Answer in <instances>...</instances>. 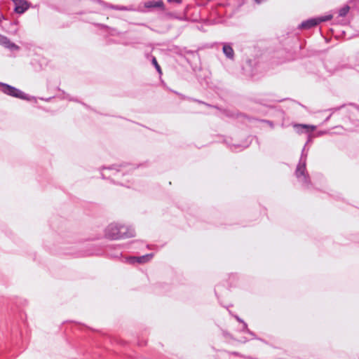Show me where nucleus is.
<instances>
[{
    "label": "nucleus",
    "mask_w": 359,
    "mask_h": 359,
    "mask_svg": "<svg viewBox=\"0 0 359 359\" xmlns=\"http://www.w3.org/2000/svg\"><path fill=\"white\" fill-rule=\"evenodd\" d=\"M106 237L112 239H121L135 236L133 229L118 224H110L105 230Z\"/></svg>",
    "instance_id": "f257e3e1"
},
{
    "label": "nucleus",
    "mask_w": 359,
    "mask_h": 359,
    "mask_svg": "<svg viewBox=\"0 0 359 359\" xmlns=\"http://www.w3.org/2000/svg\"><path fill=\"white\" fill-rule=\"evenodd\" d=\"M306 156L307 152H306L305 148H303L299 162L296 168L295 175L299 182L307 187L310 183V179L306 168Z\"/></svg>",
    "instance_id": "f03ea898"
},
{
    "label": "nucleus",
    "mask_w": 359,
    "mask_h": 359,
    "mask_svg": "<svg viewBox=\"0 0 359 359\" xmlns=\"http://www.w3.org/2000/svg\"><path fill=\"white\" fill-rule=\"evenodd\" d=\"M0 86L2 88L1 91L8 95L22 100H29L27 95L12 86L4 83H0Z\"/></svg>",
    "instance_id": "7ed1b4c3"
},
{
    "label": "nucleus",
    "mask_w": 359,
    "mask_h": 359,
    "mask_svg": "<svg viewBox=\"0 0 359 359\" xmlns=\"http://www.w3.org/2000/svg\"><path fill=\"white\" fill-rule=\"evenodd\" d=\"M15 11L17 13L22 14L25 13L29 8L28 3L25 0H14Z\"/></svg>",
    "instance_id": "20e7f679"
},
{
    "label": "nucleus",
    "mask_w": 359,
    "mask_h": 359,
    "mask_svg": "<svg viewBox=\"0 0 359 359\" xmlns=\"http://www.w3.org/2000/svg\"><path fill=\"white\" fill-rule=\"evenodd\" d=\"M294 127L296 128V130L298 133H311L316 128L315 126L306 124H295Z\"/></svg>",
    "instance_id": "39448f33"
},
{
    "label": "nucleus",
    "mask_w": 359,
    "mask_h": 359,
    "mask_svg": "<svg viewBox=\"0 0 359 359\" xmlns=\"http://www.w3.org/2000/svg\"><path fill=\"white\" fill-rule=\"evenodd\" d=\"M319 24V21L316 18L309 19L306 21L302 22L299 25V28L302 29H309Z\"/></svg>",
    "instance_id": "423d86ee"
},
{
    "label": "nucleus",
    "mask_w": 359,
    "mask_h": 359,
    "mask_svg": "<svg viewBox=\"0 0 359 359\" xmlns=\"http://www.w3.org/2000/svg\"><path fill=\"white\" fill-rule=\"evenodd\" d=\"M0 44L11 50H19V46L12 43L7 37L0 34Z\"/></svg>",
    "instance_id": "0eeeda50"
},
{
    "label": "nucleus",
    "mask_w": 359,
    "mask_h": 359,
    "mask_svg": "<svg viewBox=\"0 0 359 359\" xmlns=\"http://www.w3.org/2000/svg\"><path fill=\"white\" fill-rule=\"evenodd\" d=\"M153 257V254H147L141 257H131L128 259L130 263L137 262L140 264L149 262Z\"/></svg>",
    "instance_id": "6e6552de"
},
{
    "label": "nucleus",
    "mask_w": 359,
    "mask_h": 359,
    "mask_svg": "<svg viewBox=\"0 0 359 359\" xmlns=\"http://www.w3.org/2000/svg\"><path fill=\"white\" fill-rule=\"evenodd\" d=\"M222 50L225 56L230 59H234V51L231 46L229 43H224Z\"/></svg>",
    "instance_id": "1a4fd4ad"
},
{
    "label": "nucleus",
    "mask_w": 359,
    "mask_h": 359,
    "mask_svg": "<svg viewBox=\"0 0 359 359\" xmlns=\"http://www.w3.org/2000/svg\"><path fill=\"white\" fill-rule=\"evenodd\" d=\"M144 6L147 8H163V2L161 0L159 1H149L145 2Z\"/></svg>",
    "instance_id": "9d476101"
},
{
    "label": "nucleus",
    "mask_w": 359,
    "mask_h": 359,
    "mask_svg": "<svg viewBox=\"0 0 359 359\" xmlns=\"http://www.w3.org/2000/svg\"><path fill=\"white\" fill-rule=\"evenodd\" d=\"M115 252H111L110 250H112V248H110L108 250L107 253L109 256L115 258L119 257L122 255V252L121 251L120 247H118V249H114Z\"/></svg>",
    "instance_id": "9b49d317"
},
{
    "label": "nucleus",
    "mask_w": 359,
    "mask_h": 359,
    "mask_svg": "<svg viewBox=\"0 0 359 359\" xmlns=\"http://www.w3.org/2000/svg\"><path fill=\"white\" fill-rule=\"evenodd\" d=\"M350 10V7L348 6H344L339 11V16L340 17H344L347 15Z\"/></svg>",
    "instance_id": "f8f14e48"
},
{
    "label": "nucleus",
    "mask_w": 359,
    "mask_h": 359,
    "mask_svg": "<svg viewBox=\"0 0 359 359\" xmlns=\"http://www.w3.org/2000/svg\"><path fill=\"white\" fill-rule=\"evenodd\" d=\"M151 62L152 64L154 65L156 69L157 70V72L161 74H162V72H161V67L160 65H158L157 60H156V58L155 57H152V60H151Z\"/></svg>",
    "instance_id": "ddd939ff"
},
{
    "label": "nucleus",
    "mask_w": 359,
    "mask_h": 359,
    "mask_svg": "<svg viewBox=\"0 0 359 359\" xmlns=\"http://www.w3.org/2000/svg\"><path fill=\"white\" fill-rule=\"evenodd\" d=\"M332 18V15H325V16H323V17H320V18H318V21H319V23L321 22H325V21H328L330 20H331Z\"/></svg>",
    "instance_id": "4468645a"
},
{
    "label": "nucleus",
    "mask_w": 359,
    "mask_h": 359,
    "mask_svg": "<svg viewBox=\"0 0 359 359\" xmlns=\"http://www.w3.org/2000/svg\"><path fill=\"white\" fill-rule=\"evenodd\" d=\"M236 320L241 323H243V327L244 329L249 333H250L251 334H252V333H251L249 330L248 329V325L245 323H244L239 317L236 316Z\"/></svg>",
    "instance_id": "2eb2a0df"
},
{
    "label": "nucleus",
    "mask_w": 359,
    "mask_h": 359,
    "mask_svg": "<svg viewBox=\"0 0 359 359\" xmlns=\"http://www.w3.org/2000/svg\"><path fill=\"white\" fill-rule=\"evenodd\" d=\"M109 7L111 8L116 9V10H121V11L128 10V8L126 7H125V6H112V5H111Z\"/></svg>",
    "instance_id": "dca6fc26"
},
{
    "label": "nucleus",
    "mask_w": 359,
    "mask_h": 359,
    "mask_svg": "<svg viewBox=\"0 0 359 359\" xmlns=\"http://www.w3.org/2000/svg\"><path fill=\"white\" fill-rule=\"evenodd\" d=\"M168 1H174L177 4H180L182 2V0H168Z\"/></svg>",
    "instance_id": "f3484780"
},
{
    "label": "nucleus",
    "mask_w": 359,
    "mask_h": 359,
    "mask_svg": "<svg viewBox=\"0 0 359 359\" xmlns=\"http://www.w3.org/2000/svg\"><path fill=\"white\" fill-rule=\"evenodd\" d=\"M107 170H115L116 173H117V172H119V170H118V169H116H116H114V168H107Z\"/></svg>",
    "instance_id": "a211bd4d"
},
{
    "label": "nucleus",
    "mask_w": 359,
    "mask_h": 359,
    "mask_svg": "<svg viewBox=\"0 0 359 359\" xmlns=\"http://www.w3.org/2000/svg\"><path fill=\"white\" fill-rule=\"evenodd\" d=\"M266 122L269 124V126H270L271 128H273V123L271 121H267Z\"/></svg>",
    "instance_id": "6ab92c4d"
},
{
    "label": "nucleus",
    "mask_w": 359,
    "mask_h": 359,
    "mask_svg": "<svg viewBox=\"0 0 359 359\" xmlns=\"http://www.w3.org/2000/svg\"><path fill=\"white\" fill-rule=\"evenodd\" d=\"M311 135H309V136L308 141H307V143H309V142L311 141Z\"/></svg>",
    "instance_id": "aec40b11"
},
{
    "label": "nucleus",
    "mask_w": 359,
    "mask_h": 359,
    "mask_svg": "<svg viewBox=\"0 0 359 359\" xmlns=\"http://www.w3.org/2000/svg\"><path fill=\"white\" fill-rule=\"evenodd\" d=\"M102 177H103V178L106 177V174H105V173L102 172Z\"/></svg>",
    "instance_id": "412c9836"
},
{
    "label": "nucleus",
    "mask_w": 359,
    "mask_h": 359,
    "mask_svg": "<svg viewBox=\"0 0 359 359\" xmlns=\"http://www.w3.org/2000/svg\"><path fill=\"white\" fill-rule=\"evenodd\" d=\"M307 144H308L307 142H306V143H305V145H307ZM304 148H305V149H306V146H304Z\"/></svg>",
    "instance_id": "4be33fe9"
}]
</instances>
